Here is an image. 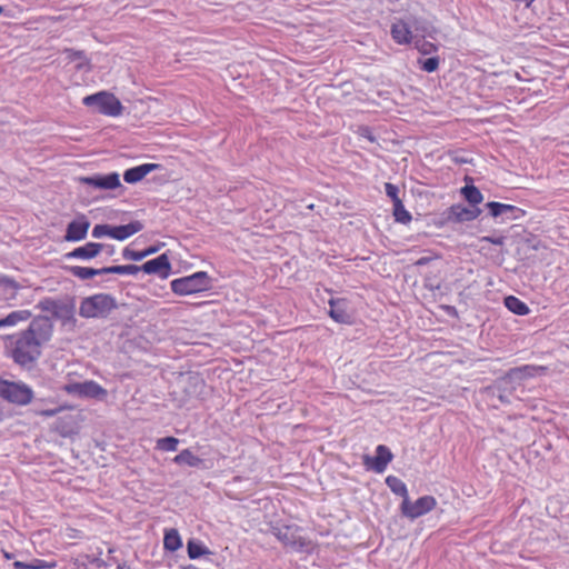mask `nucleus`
<instances>
[{
  "label": "nucleus",
  "mask_w": 569,
  "mask_h": 569,
  "mask_svg": "<svg viewBox=\"0 0 569 569\" xmlns=\"http://www.w3.org/2000/svg\"><path fill=\"white\" fill-rule=\"evenodd\" d=\"M430 261V258L428 257H422L420 259H418L415 264L416 266H423V264H427L428 262Z\"/></svg>",
  "instance_id": "c03bdc74"
},
{
  "label": "nucleus",
  "mask_w": 569,
  "mask_h": 569,
  "mask_svg": "<svg viewBox=\"0 0 569 569\" xmlns=\"http://www.w3.org/2000/svg\"><path fill=\"white\" fill-rule=\"evenodd\" d=\"M117 569H130L127 563H120L118 565Z\"/></svg>",
  "instance_id": "49530a36"
},
{
  "label": "nucleus",
  "mask_w": 569,
  "mask_h": 569,
  "mask_svg": "<svg viewBox=\"0 0 569 569\" xmlns=\"http://www.w3.org/2000/svg\"><path fill=\"white\" fill-rule=\"evenodd\" d=\"M486 206L489 209L490 216L493 218H498L505 213H511L512 219H518L519 217H521L523 214V210H521L520 208H517L516 206H512V204L501 203V202H497V201H490Z\"/></svg>",
  "instance_id": "f3484780"
},
{
  "label": "nucleus",
  "mask_w": 569,
  "mask_h": 569,
  "mask_svg": "<svg viewBox=\"0 0 569 569\" xmlns=\"http://www.w3.org/2000/svg\"><path fill=\"white\" fill-rule=\"evenodd\" d=\"M140 269L147 274H157L161 279H167L171 273V263L166 253L144 262Z\"/></svg>",
  "instance_id": "9d476101"
},
{
  "label": "nucleus",
  "mask_w": 569,
  "mask_h": 569,
  "mask_svg": "<svg viewBox=\"0 0 569 569\" xmlns=\"http://www.w3.org/2000/svg\"><path fill=\"white\" fill-rule=\"evenodd\" d=\"M0 397L11 403L27 406L33 399V390L24 382H13L0 378Z\"/></svg>",
  "instance_id": "39448f33"
},
{
  "label": "nucleus",
  "mask_w": 569,
  "mask_h": 569,
  "mask_svg": "<svg viewBox=\"0 0 569 569\" xmlns=\"http://www.w3.org/2000/svg\"><path fill=\"white\" fill-rule=\"evenodd\" d=\"M158 250H159V249H158L157 247H149V248H147V249H144V250H142V251H143V253H144V258H147V257H149V256H151V254L156 253Z\"/></svg>",
  "instance_id": "37998d69"
},
{
  "label": "nucleus",
  "mask_w": 569,
  "mask_h": 569,
  "mask_svg": "<svg viewBox=\"0 0 569 569\" xmlns=\"http://www.w3.org/2000/svg\"><path fill=\"white\" fill-rule=\"evenodd\" d=\"M31 318V312L29 310H17L10 312L7 317L0 319V328L3 327H14L20 322H24Z\"/></svg>",
  "instance_id": "4be33fe9"
},
{
  "label": "nucleus",
  "mask_w": 569,
  "mask_h": 569,
  "mask_svg": "<svg viewBox=\"0 0 569 569\" xmlns=\"http://www.w3.org/2000/svg\"><path fill=\"white\" fill-rule=\"evenodd\" d=\"M392 39L399 44H407L412 39L410 28L403 21H398L391 27Z\"/></svg>",
  "instance_id": "aec40b11"
},
{
  "label": "nucleus",
  "mask_w": 569,
  "mask_h": 569,
  "mask_svg": "<svg viewBox=\"0 0 569 569\" xmlns=\"http://www.w3.org/2000/svg\"><path fill=\"white\" fill-rule=\"evenodd\" d=\"M163 547L166 550L174 552L182 547V540L177 529L166 530L163 537Z\"/></svg>",
  "instance_id": "b1692460"
},
{
  "label": "nucleus",
  "mask_w": 569,
  "mask_h": 569,
  "mask_svg": "<svg viewBox=\"0 0 569 569\" xmlns=\"http://www.w3.org/2000/svg\"><path fill=\"white\" fill-rule=\"evenodd\" d=\"M420 68L426 72H433L439 67V58L430 57L425 60H419Z\"/></svg>",
  "instance_id": "473e14b6"
},
{
  "label": "nucleus",
  "mask_w": 569,
  "mask_h": 569,
  "mask_svg": "<svg viewBox=\"0 0 569 569\" xmlns=\"http://www.w3.org/2000/svg\"><path fill=\"white\" fill-rule=\"evenodd\" d=\"M117 308L114 298L107 293H96L82 299L79 315L82 318H106Z\"/></svg>",
  "instance_id": "f03ea898"
},
{
  "label": "nucleus",
  "mask_w": 569,
  "mask_h": 569,
  "mask_svg": "<svg viewBox=\"0 0 569 569\" xmlns=\"http://www.w3.org/2000/svg\"><path fill=\"white\" fill-rule=\"evenodd\" d=\"M160 168L159 163H143L133 168H130L124 171L123 180L127 183H137L141 181L150 172L158 170Z\"/></svg>",
  "instance_id": "2eb2a0df"
},
{
  "label": "nucleus",
  "mask_w": 569,
  "mask_h": 569,
  "mask_svg": "<svg viewBox=\"0 0 569 569\" xmlns=\"http://www.w3.org/2000/svg\"><path fill=\"white\" fill-rule=\"evenodd\" d=\"M505 306L515 315L526 316L529 313V307L515 296H508L505 299Z\"/></svg>",
  "instance_id": "a878e982"
},
{
  "label": "nucleus",
  "mask_w": 569,
  "mask_h": 569,
  "mask_svg": "<svg viewBox=\"0 0 569 569\" xmlns=\"http://www.w3.org/2000/svg\"><path fill=\"white\" fill-rule=\"evenodd\" d=\"M170 287L172 292L178 296L198 293L209 288V276L206 271H198L190 276L172 280Z\"/></svg>",
  "instance_id": "7ed1b4c3"
},
{
  "label": "nucleus",
  "mask_w": 569,
  "mask_h": 569,
  "mask_svg": "<svg viewBox=\"0 0 569 569\" xmlns=\"http://www.w3.org/2000/svg\"><path fill=\"white\" fill-rule=\"evenodd\" d=\"M393 214H395L396 221L401 222V223H408L412 219L409 211L406 210L402 201H398L397 203L393 204Z\"/></svg>",
  "instance_id": "2f4dec72"
},
{
  "label": "nucleus",
  "mask_w": 569,
  "mask_h": 569,
  "mask_svg": "<svg viewBox=\"0 0 569 569\" xmlns=\"http://www.w3.org/2000/svg\"><path fill=\"white\" fill-rule=\"evenodd\" d=\"M3 12V7L0 6V14Z\"/></svg>",
  "instance_id": "09e8293b"
},
{
  "label": "nucleus",
  "mask_w": 569,
  "mask_h": 569,
  "mask_svg": "<svg viewBox=\"0 0 569 569\" xmlns=\"http://www.w3.org/2000/svg\"><path fill=\"white\" fill-rule=\"evenodd\" d=\"M62 410V408H57V409H47V410H41L38 412L39 416H42V417H53L56 416L57 413H59L60 411Z\"/></svg>",
  "instance_id": "a19ab883"
},
{
  "label": "nucleus",
  "mask_w": 569,
  "mask_h": 569,
  "mask_svg": "<svg viewBox=\"0 0 569 569\" xmlns=\"http://www.w3.org/2000/svg\"><path fill=\"white\" fill-rule=\"evenodd\" d=\"M93 238L110 237L112 238V226L109 224H96L92 229Z\"/></svg>",
  "instance_id": "72a5a7b5"
},
{
  "label": "nucleus",
  "mask_w": 569,
  "mask_h": 569,
  "mask_svg": "<svg viewBox=\"0 0 569 569\" xmlns=\"http://www.w3.org/2000/svg\"><path fill=\"white\" fill-rule=\"evenodd\" d=\"M547 368L543 366L525 365L509 370L508 376L515 380H523L546 373Z\"/></svg>",
  "instance_id": "dca6fc26"
},
{
  "label": "nucleus",
  "mask_w": 569,
  "mask_h": 569,
  "mask_svg": "<svg viewBox=\"0 0 569 569\" xmlns=\"http://www.w3.org/2000/svg\"><path fill=\"white\" fill-rule=\"evenodd\" d=\"M122 256L124 259L132 260V261H141L144 259V253L142 250L136 251V250H131L129 248H126L123 250Z\"/></svg>",
  "instance_id": "e433bc0d"
},
{
  "label": "nucleus",
  "mask_w": 569,
  "mask_h": 569,
  "mask_svg": "<svg viewBox=\"0 0 569 569\" xmlns=\"http://www.w3.org/2000/svg\"><path fill=\"white\" fill-rule=\"evenodd\" d=\"M481 213L478 207L467 208L463 204L457 203L449 207L447 210V220L450 222H466L477 219Z\"/></svg>",
  "instance_id": "9b49d317"
},
{
  "label": "nucleus",
  "mask_w": 569,
  "mask_h": 569,
  "mask_svg": "<svg viewBox=\"0 0 569 569\" xmlns=\"http://www.w3.org/2000/svg\"><path fill=\"white\" fill-rule=\"evenodd\" d=\"M179 445V439L174 437H164L157 440V449L162 451H176Z\"/></svg>",
  "instance_id": "7c9ffc66"
},
{
  "label": "nucleus",
  "mask_w": 569,
  "mask_h": 569,
  "mask_svg": "<svg viewBox=\"0 0 569 569\" xmlns=\"http://www.w3.org/2000/svg\"><path fill=\"white\" fill-rule=\"evenodd\" d=\"M66 59L69 62H76V69L79 71H90L91 66L89 59L86 57L83 51L66 49L63 51Z\"/></svg>",
  "instance_id": "6ab92c4d"
},
{
  "label": "nucleus",
  "mask_w": 569,
  "mask_h": 569,
  "mask_svg": "<svg viewBox=\"0 0 569 569\" xmlns=\"http://www.w3.org/2000/svg\"><path fill=\"white\" fill-rule=\"evenodd\" d=\"M461 194L472 207H477L483 200L482 193L475 186H465L461 188Z\"/></svg>",
  "instance_id": "c85d7f7f"
},
{
  "label": "nucleus",
  "mask_w": 569,
  "mask_h": 569,
  "mask_svg": "<svg viewBox=\"0 0 569 569\" xmlns=\"http://www.w3.org/2000/svg\"><path fill=\"white\" fill-rule=\"evenodd\" d=\"M385 190L387 196L392 200L393 204L398 201H401V199L398 197L399 189L393 183L387 182L385 184Z\"/></svg>",
  "instance_id": "c9c22d12"
},
{
  "label": "nucleus",
  "mask_w": 569,
  "mask_h": 569,
  "mask_svg": "<svg viewBox=\"0 0 569 569\" xmlns=\"http://www.w3.org/2000/svg\"><path fill=\"white\" fill-rule=\"evenodd\" d=\"M392 459L393 455L390 449L383 445H379L376 448V457L365 456L363 463L367 469H371L377 473H382Z\"/></svg>",
  "instance_id": "1a4fd4ad"
},
{
  "label": "nucleus",
  "mask_w": 569,
  "mask_h": 569,
  "mask_svg": "<svg viewBox=\"0 0 569 569\" xmlns=\"http://www.w3.org/2000/svg\"><path fill=\"white\" fill-rule=\"evenodd\" d=\"M63 390L69 395H74L80 398H91L99 400L104 399L108 395V391L93 380L68 383L63 387Z\"/></svg>",
  "instance_id": "0eeeda50"
},
{
  "label": "nucleus",
  "mask_w": 569,
  "mask_h": 569,
  "mask_svg": "<svg viewBox=\"0 0 569 569\" xmlns=\"http://www.w3.org/2000/svg\"><path fill=\"white\" fill-rule=\"evenodd\" d=\"M68 270H69V272L73 277H77V278H79L81 280L91 279L94 276L103 274L104 273L102 271V268L101 269H93V268L81 267V266H72V267H69Z\"/></svg>",
  "instance_id": "bb28decb"
},
{
  "label": "nucleus",
  "mask_w": 569,
  "mask_h": 569,
  "mask_svg": "<svg viewBox=\"0 0 569 569\" xmlns=\"http://www.w3.org/2000/svg\"><path fill=\"white\" fill-rule=\"evenodd\" d=\"M437 507V500L433 496H422L418 498L416 501H411L408 498L406 501H402L400 505V511L403 517L408 519H417L432 511Z\"/></svg>",
  "instance_id": "423d86ee"
},
{
  "label": "nucleus",
  "mask_w": 569,
  "mask_h": 569,
  "mask_svg": "<svg viewBox=\"0 0 569 569\" xmlns=\"http://www.w3.org/2000/svg\"><path fill=\"white\" fill-rule=\"evenodd\" d=\"M90 222L84 216L78 217L68 224L64 240L70 242L83 240L87 237Z\"/></svg>",
  "instance_id": "f8f14e48"
},
{
  "label": "nucleus",
  "mask_w": 569,
  "mask_h": 569,
  "mask_svg": "<svg viewBox=\"0 0 569 569\" xmlns=\"http://www.w3.org/2000/svg\"><path fill=\"white\" fill-rule=\"evenodd\" d=\"M39 307L44 311H56L59 305L53 299L47 298L39 302Z\"/></svg>",
  "instance_id": "4c0bfd02"
},
{
  "label": "nucleus",
  "mask_w": 569,
  "mask_h": 569,
  "mask_svg": "<svg viewBox=\"0 0 569 569\" xmlns=\"http://www.w3.org/2000/svg\"><path fill=\"white\" fill-rule=\"evenodd\" d=\"M363 137H366L370 141H375L373 137L371 136L370 131L368 129H363L362 133Z\"/></svg>",
  "instance_id": "a18cd8bd"
},
{
  "label": "nucleus",
  "mask_w": 569,
  "mask_h": 569,
  "mask_svg": "<svg viewBox=\"0 0 569 569\" xmlns=\"http://www.w3.org/2000/svg\"><path fill=\"white\" fill-rule=\"evenodd\" d=\"M174 463L186 465L189 467H199L202 463V459L193 455L189 449L180 451L174 458Z\"/></svg>",
  "instance_id": "393cba45"
},
{
  "label": "nucleus",
  "mask_w": 569,
  "mask_h": 569,
  "mask_svg": "<svg viewBox=\"0 0 569 569\" xmlns=\"http://www.w3.org/2000/svg\"><path fill=\"white\" fill-rule=\"evenodd\" d=\"M3 556H4L6 559H11L12 558V555L10 552H7V551L3 552Z\"/></svg>",
  "instance_id": "de8ad7c7"
},
{
  "label": "nucleus",
  "mask_w": 569,
  "mask_h": 569,
  "mask_svg": "<svg viewBox=\"0 0 569 569\" xmlns=\"http://www.w3.org/2000/svg\"><path fill=\"white\" fill-rule=\"evenodd\" d=\"M418 50L422 54H431L437 51V47L432 42L423 41L421 44L418 46Z\"/></svg>",
  "instance_id": "58836bf2"
},
{
  "label": "nucleus",
  "mask_w": 569,
  "mask_h": 569,
  "mask_svg": "<svg viewBox=\"0 0 569 569\" xmlns=\"http://www.w3.org/2000/svg\"><path fill=\"white\" fill-rule=\"evenodd\" d=\"M79 181L83 184L100 190H113L121 186L120 176L117 172H110L108 174L97 173L90 177H80Z\"/></svg>",
  "instance_id": "6e6552de"
},
{
  "label": "nucleus",
  "mask_w": 569,
  "mask_h": 569,
  "mask_svg": "<svg viewBox=\"0 0 569 569\" xmlns=\"http://www.w3.org/2000/svg\"><path fill=\"white\" fill-rule=\"evenodd\" d=\"M83 104L87 107H96L98 112L109 116L118 117L122 113V104L120 100L112 93L100 91L83 98Z\"/></svg>",
  "instance_id": "20e7f679"
},
{
  "label": "nucleus",
  "mask_w": 569,
  "mask_h": 569,
  "mask_svg": "<svg viewBox=\"0 0 569 569\" xmlns=\"http://www.w3.org/2000/svg\"><path fill=\"white\" fill-rule=\"evenodd\" d=\"M506 238L505 237H490L486 236L481 238V241H486L496 246H502L505 243Z\"/></svg>",
  "instance_id": "ea45409f"
},
{
  "label": "nucleus",
  "mask_w": 569,
  "mask_h": 569,
  "mask_svg": "<svg viewBox=\"0 0 569 569\" xmlns=\"http://www.w3.org/2000/svg\"><path fill=\"white\" fill-rule=\"evenodd\" d=\"M57 562L56 561H46L42 559H33L30 562V569H53L56 568Z\"/></svg>",
  "instance_id": "f704fd0d"
},
{
  "label": "nucleus",
  "mask_w": 569,
  "mask_h": 569,
  "mask_svg": "<svg viewBox=\"0 0 569 569\" xmlns=\"http://www.w3.org/2000/svg\"><path fill=\"white\" fill-rule=\"evenodd\" d=\"M53 332V326L47 317H36L28 328L14 336L11 358L21 367H30L42 353V347Z\"/></svg>",
  "instance_id": "f257e3e1"
},
{
  "label": "nucleus",
  "mask_w": 569,
  "mask_h": 569,
  "mask_svg": "<svg viewBox=\"0 0 569 569\" xmlns=\"http://www.w3.org/2000/svg\"><path fill=\"white\" fill-rule=\"evenodd\" d=\"M103 244L98 242H87L66 254L67 259L90 260L96 258L102 250Z\"/></svg>",
  "instance_id": "4468645a"
},
{
  "label": "nucleus",
  "mask_w": 569,
  "mask_h": 569,
  "mask_svg": "<svg viewBox=\"0 0 569 569\" xmlns=\"http://www.w3.org/2000/svg\"><path fill=\"white\" fill-rule=\"evenodd\" d=\"M102 550L98 555L90 556L87 553L78 555L72 560L73 569H106L107 562L101 559Z\"/></svg>",
  "instance_id": "ddd939ff"
},
{
  "label": "nucleus",
  "mask_w": 569,
  "mask_h": 569,
  "mask_svg": "<svg viewBox=\"0 0 569 569\" xmlns=\"http://www.w3.org/2000/svg\"><path fill=\"white\" fill-rule=\"evenodd\" d=\"M342 305H343V300L330 299V301H329V306H330L329 315L338 323H348V322H350V317L346 312V309H345V307Z\"/></svg>",
  "instance_id": "412c9836"
},
{
  "label": "nucleus",
  "mask_w": 569,
  "mask_h": 569,
  "mask_svg": "<svg viewBox=\"0 0 569 569\" xmlns=\"http://www.w3.org/2000/svg\"><path fill=\"white\" fill-rule=\"evenodd\" d=\"M187 552L190 559H198L201 556L211 553V551L201 541L194 539L188 541Z\"/></svg>",
  "instance_id": "cd10ccee"
},
{
  "label": "nucleus",
  "mask_w": 569,
  "mask_h": 569,
  "mask_svg": "<svg viewBox=\"0 0 569 569\" xmlns=\"http://www.w3.org/2000/svg\"><path fill=\"white\" fill-rule=\"evenodd\" d=\"M13 567L16 569H30V562L27 563V562H23V561H14L13 562Z\"/></svg>",
  "instance_id": "79ce46f5"
},
{
  "label": "nucleus",
  "mask_w": 569,
  "mask_h": 569,
  "mask_svg": "<svg viewBox=\"0 0 569 569\" xmlns=\"http://www.w3.org/2000/svg\"><path fill=\"white\" fill-rule=\"evenodd\" d=\"M386 485L395 495L400 496L402 498V501H406L409 498L406 483L398 477L388 476L386 478Z\"/></svg>",
  "instance_id": "5701e85b"
},
{
  "label": "nucleus",
  "mask_w": 569,
  "mask_h": 569,
  "mask_svg": "<svg viewBox=\"0 0 569 569\" xmlns=\"http://www.w3.org/2000/svg\"><path fill=\"white\" fill-rule=\"evenodd\" d=\"M140 266L124 264V266H111L102 268L104 273H117V274H137L140 271Z\"/></svg>",
  "instance_id": "c756f323"
},
{
  "label": "nucleus",
  "mask_w": 569,
  "mask_h": 569,
  "mask_svg": "<svg viewBox=\"0 0 569 569\" xmlns=\"http://www.w3.org/2000/svg\"><path fill=\"white\" fill-rule=\"evenodd\" d=\"M143 229V224L136 220L128 224L112 227V239L123 241Z\"/></svg>",
  "instance_id": "a211bd4d"
}]
</instances>
